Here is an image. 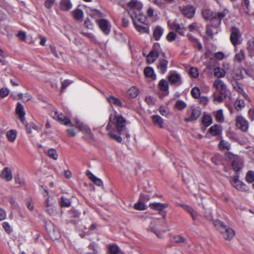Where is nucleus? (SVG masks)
I'll return each instance as SVG.
<instances>
[{"mask_svg": "<svg viewBox=\"0 0 254 254\" xmlns=\"http://www.w3.org/2000/svg\"><path fill=\"white\" fill-rule=\"evenodd\" d=\"M215 227L222 234L223 238L226 240H231L235 235V231L227 226L224 223L218 219L213 222Z\"/></svg>", "mask_w": 254, "mask_h": 254, "instance_id": "nucleus-1", "label": "nucleus"}, {"mask_svg": "<svg viewBox=\"0 0 254 254\" xmlns=\"http://www.w3.org/2000/svg\"><path fill=\"white\" fill-rule=\"evenodd\" d=\"M109 125H115L116 127H126L128 125V122L122 116L111 114L107 127H109Z\"/></svg>", "mask_w": 254, "mask_h": 254, "instance_id": "nucleus-2", "label": "nucleus"}, {"mask_svg": "<svg viewBox=\"0 0 254 254\" xmlns=\"http://www.w3.org/2000/svg\"><path fill=\"white\" fill-rule=\"evenodd\" d=\"M125 128H106L107 135L112 140L116 141L119 143H121L122 138L120 135L123 134V132L125 131Z\"/></svg>", "mask_w": 254, "mask_h": 254, "instance_id": "nucleus-3", "label": "nucleus"}, {"mask_svg": "<svg viewBox=\"0 0 254 254\" xmlns=\"http://www.w3.org/2000/svg\"><path fill=\"white\" fill-rule=\"evenodd\" d=\"M201 113L199 107H190L187 110L188 117L185 119L186 122H192L196 120L199 117Z\"/></svg>", "mask_w": 254, "mask_h": 254, "instance_id": "nucleus-4", "label": "nucleus"}, {"mask_svg": "<svg viewBox=\"0 0 254 254\" xmlns=\"http://www.w3.org/2000/svg\"><path fill=\"white\" fill-rule=\"evenodd\" d=\"M232 161V167L233 169L236 172V174H239V172L244 167V162L243 159L238 155H230L228 156Z\"/></svg>", "mask_w": 254, "mask_h": 254, "instance_id": "nucleus-5", "label": "nucleus"}, {"mask_svg": "<svg viewBox=\"0 0 254 254\" xmlns=\"http://www.w3.org/2000/svg\"><path fill=\"white\" fill-rule=\"evenodd\" d=\"M213 87L217 92L225 97L227 96L229 94V91L227 89L226 84L220 79H217L213 81Z\"/></svg>", "mask_w": 254, "mask_h": 254, "instance_id": "nucleus-6", "label": "nucleus"}, {"mask_svg": "<svg viewBox=\"0 0 254 254\" xmlns=\"http://www.w3.org/2000/svg\"><path fill=\"white\" fill-rule=\"evenodd\" d=\"M239 174L237 173L235 176L231 177L230 182L234 187L239 191H247L248 190L247 186L242 181L239 180Z\"/></svg>", "mask_w": 254, "mask_h": 254, "instance_id": "nucleus-7", "label": "nucleus"}, {"mask_svg": "<svg viewBox=\"0 0 254 254\" xmlns=\"http://www.w3.org/2000/svg\"><path fill=\"white\" fill-rule=\"evenodd\" d=\"M96 22L101 30L106 35H108L111 32V25L109 21L106 19H97Z\"/></svg>", "mask_w": 254, "mask_h": 254, "instance_id": "nucleus-8", "label": "nucleus"}, {"mask_svg": "<svg viewBox=\"0 0 254 254\" xmlns=\"http://www.w3.org/2000/svg\"><path fill=\"white\" fill-rule=\"evenodd\" d=\"M241 34L239 29L236 27H232L231 29L230 41L232 44L236 46L241 43L240 39Z\"/></svg>", "mask_w": 254, "mask_h": 254, "instance_id": "nucleus-9", "label": "nucleus"}, {"mask_svg": "<svg viewBox=\"0 0 254 254\" xmlns=\"http://www.w3.org/2000/svg\"><path fill=\"white\" fill-rule=\"evenodd\" d=\"M129 8V13H131L139 12L142 8L141 3L137 0H131L127 4Z\"/></svg>", "mask_w": 254, "mask_h": 254, "instance_id": "nucleus-10", "label": "nucleus"}, {"mask_svg": "<svg viewBox=\"0 0 254 254\" xmlns=\"http://www.w3.org/2000/svg\"><path fill=\"white\" fill-rule=\"evenodd\" d=\"M159 44L157 43L154 46V49L151 50L147 56V62L149 64L154 63L158 58L159 52L158 49L159 48Z\"/></svg>", "mask_w": 254, "mask_h": 254, "instance_id": "nucleus-11", "label": "nucleus"}, {"mask_svg": "<svg viewBox=\"0 0 254 254\" xmlns=\"http://www.w3.org/2000/svg\"><path fill=\"white\" fill-rule=\"evenodd\" d=\"M180 10L184 16L189 18H192L195 12V8L190 5H187L181 7Z\"/></svg>", "mask_w": 254, "mask_h": 254, "instance_id": "nucleus-12", "label": "nucleus"}, {"mask_svg": "<svg viewBox=\"0 0 254 254\" xmlns=\"http://www.w3.org/2000/svg\"><path fill=\"white\" fill-rule=\"evenodd\" d=\"M168 80L171 85L175 86H179L182 83L181 75L176 72L170 73Z\"/></svg>", "mask_w": 254, "mask_h": 254, "instance_id": "nucleus-13", "label": "nucleus"}, {"mask_svg": "<svg viewBox=\"0 0 254 254\" xmlns=\"http://www.w3.org/2000/svg\"><path fill=\"white\" fill-rule=\"evenodd\" d=\"M53 118L64 126H70L71 125L70 121L62 113H59L58 111H55L53 116Z\"/></svg>", "mask_w": 254, "mask_h": 254, "instance_id": "nucleus-14", "label": "nucleus"}, {"mask_svg": "<svg viewBox=\"0 0 254 254\" xmlns=\"http://www.w3.org/2000/svg\"><path fill=\"white\" fill-rule=\"evenodd\" d=\"M130 17L133 24H135V23L144 24L146 21L145 17L142 14L141 11L139 12L131 13Z\"/></svg>", "mask_w": 254, "mask_h": 254, "instance_id": "nucleus-15", "label": "nucleus"}, {"mask_svg": "<svg viewBox=\"0 0 254 254\" xmlns=\"http://www.w3.org/2000/svg\"><path fill=\"white\" fill-rule=\"evenodd\" d=\"M248 128H236V131H233L229 128V130L227 131V136L231 139L237 140L239 138L238 135V132L237 131L241 130L242 131L246 132L248 130Z\"/></svg>", "mask_w": 254, "mask_h": 254, "instance_id": "nucleus-16", "label": "nucleus"}, {"mask_svg": "<svg viewBox=\"0 0 254 254\" xmlns=\"http://www.w3.org/2000/svg\"><path fill=\"white\" fill-rule=\"evenodd\" d=\"M15 112L21 121L23 122L25 119V112L23 106L20 103H17Z\"/></svg>", "mask_w": 254, "mask_h": 254, "instance_id": "nucleus-17", "label": "nucleus"}, {"mask_svg": "<svg viewBox=\"0 0 254 254\" xmlns=\"http://www.w3.org/2000/svg\"><path fill=\"white\" fill-rule=\"evenodd\" d=\"M169 26L171 29L176 31L181 35H184L185 32L186 31V28L181 27L180 25L176 22H173L171 23H169Z\"/></svg>", "mask_w": 254, "mask_h": 254, "instance_id": "nucleus-18", "label": "nucleus"}, {"mask_svg": "<svg viewBox=\"0 0 254 254\" xmlns=\"http://www.w3.org/2000/svg\"><path fill=\"white\" fill-rule=\"evenodd\" d=\"M168 64V62L165 59H161L159 60L157 68L159 69L160 73L164 74L166 72Z\"/></svg>", "mask_w": 254, "mask_h": 254, "instance_id": "nucleus-19", "label": "nucleus"}, {"mask_svg": "<svg viewBox=\"0 0 254 254\" xmlns=\"http://www.w3.org/2000/svg\"><path fill=\"white\" fill-rule=\"evenodd\" d=\"M149 207L153 210L158 211H162L168 207L166 203H162L160 202H153L149 205Z\"/></svg>", "mask_w": 254, "mask_h": 254, "instance_id": "nucleus-20", "label": "nucleus"}, {"mask_svg": "<svg viewBox=\"0 0 254 254\" xmlns=\"http://www.w3.org/2000/svg\"><path fill=\"white\" fill-rule=\"evenodd\" d=\"M1 177L7 181H11L12 179L11 169L8 167L5 168L1 172Z\"/></svg>", "mask_w": 254, "mask_h": 254, "instance_id": "nucleus-21", "label": "nucleus"}, {"mask_svg": "<svg viewBox=\"0 0 254 254\" xmlns=\"http://www.w3.org/2000/svg\"><path fill=\"white\" fill-rule=\"evenodd\" d=\"M213 115L215 117V120L220 123H223L225 121V116L223 111L220 109L217 111L213 112Z\"/></svg>", "mask_w": 254, "mask_h": 254, "instance_id": "nucleus-22", "label": "nucleus"}, {"mask_svg": "<svg viewBox=\"0 0 254 254\" xmlns=\"http://www.w3.org/2000/svg\"><path fill=\"white\" fill-rule=\"evenodd\" d=\"M237 127H248V121L242 116H238L236 119Z\"/></svg>", "mask_w": 254, "mask_h": 254, "instance_id": "nucleus-23", "label": "nucleus"}, {"mask_svg": "<svg viewBox=\"0 0 254 254\" xmlns=\"http://www.w3.org/2000/svg\"><path fill=\"white\" fill-rule=\"evenodd\" d=\"M17 131L15 129H10L6 133V136L8 140L11 142H13L17 137Z\"/></svg>", "mask_w": 254, "mask_h": 254, "instance_id": "nucleus-24", "label": "nucleus"}, {"mask_svg": "<svg viewBox=\"0 0 254 254\" xmlns=\"http://www.w3.org/2000/svg\"><path fill=\"white\" fill-rule=\"evenodd\" d=\"M164 32L163 29L160 26H156L153 31V37L156 41H158Z\"/></svg>", "mask_w": 254, "mask_h": 254, "instance_id": "nucleus-25", "label": "nucleus"}, {"mask_svg": "<svg viewBox=\"0 0 254 254\" xmlns=\"http://www.w3.org/2000/svg\"><path fill=\"white\" fill-rule=\"evenodd\" d=\"M88 14L93 18L95 19H101L103 17L102 13L99 10L95 9H89L88 10Z\"/></svg>", "mask_w": 254, "mask_h": 254, "instance_id": "nucleus-26", "label": "nucleus"}, {"mask_svg": "<svg viewBox=\"0 0 254 254\" xmlns=\"http://www.w3.org/2000/svg\"><path fill=\"white\" fill-rule=\"evenodd\" d=\"M144 73L146 77L150 78L152 80H155L156 78V74L153 68L151 67H146L144 70Z\"/></svg>", "mask_w": 254, "mask_h": 254, "instance_id": "nucleus-27", "label": "nucleus"}, {"mask_svg": "<svg viewBox=\"0 0 254 254\" xmlns=\"http://www.w3.org/2000/svg\"><path fill=\"white\" fill-rule=\"evenodd\" d=\"M213 74L215 77L217 79H219L225 77L226 71L223 68L217 67L214 69Z\"/></svg>", "mask_w": 254, "mask_h": 254, "instance_id": "nucleus-28", "label": "nucleus"}, {"mask_svg": "<svg viewBox=\"0 0 254 254\" xmlns=\"http://www.w3.org/2000/svg\"><path fill=\"white\" fill-rule=\"evenodd\" d=\"M107 100L111 105H114L116 107L123 106V104L121 101L113 96H110L108 97Z\"/></svg>", "mask_w": 254, "mask_h": 254, "instance_id": "nucleus-29", "label": "nucleus"}, {"mask_svg": "<svg viewBox=\"0 0 254 254\" xmlns=\"http://www.w3.org/2000/svg\"><path fill=\"white\" fill-rule=\"evenodd\" d=\"M72 7V4L70 0H61L60 8L62 10L68 11Z\"/></svg>", "mask_w": 254, "mask_h": 254, "instance_id": "nucleus-30", "label": "nucleus"}, {"mask_svg": "<svg viewBox=\"0 0 254 254\" xmlns=\"http://www.w3.org/2000/svg\"><path fill=\"white\" fill-rule=\"evenodd\" d=\"M87 176L90 180H91L95 184L98 186H101L103 185V182L102 180L95 176L91 172H88L86 174Z\"/></svg>", "mask_w": 254, "mask_h": 254, "instance_id": "nucleus-31", "label": "nucleus"}, {"mask_svg": "<svg viewBox=\"0 0 254 254\" xmlns=\"http://www.w3.org/2000/svg\"><path fill=\"white\" fill-rule=\"evenodd\" d=\"M213 122L212 118L209 114H204L202 118V123L206 127L210 126Z\"/></svg>", "mask_w": 254, "mask_h": 254, "instance_id": "nucleus-32", "label": "nucleus"}, {"mask_svg": "<svg viewBox=\"0 0 254 254\" xmlns=\"http://www.w3.org/2000/svg\"><path fill=\"white\" fill-rule=\"evenodd\" d=\"M136 29L140 33H149V29L147 26H144L142 24L136 23L134 24Z\"/></svg>", "mask_w": 254, "mask_h": 254, "instance_id": "nucleus-33", "label": "nucleus"}, {"mask_svg": "<svg viewBox=\"0 0 254 254\" xmlns=\"http://www.w3.org/2000/svg\"><path fill=\"white\" fill-rule=\"evenodd\" d=\"M49 234L50 238L53 240H58L61 237V234L59 230L55 227L52 231L49 232Z\"/></svg>", "mask_w": 254, "mask_h": 254, "instance_id": "nucleus-34", "label": "nucleus"}, {"mask_svg": "<svg viewBox=\"0 0 254 254\" xmlns=\"http://www.w3.org/2000/svg\"><path fill=\"white\" fill-rule=\"evenodd\" d=\"M78 131L81 132L84 134V137L86 138H92L93 134L91 132L90 128H75Z\"/></svg>", "mask_w": 254, "mask_h": 254, "instance_id": "nucleus-35", "label": "nucleus"}, {"mask_svg": "<svg viewBox=\"0 0 254 254\" xmlns=\"http://www.w3.org/2000/svg\"><path fill=\"white\" fill-rule=\"evenodd\" d=\"M245 59V52L244 50H240V51L237 53L234 57L235 61L238 63H241L244 61Z\"/></svg>", "mask_w": 254, "mask_h": 254, "instance_id": "nucleus-36", "label": "nucleus"}, {"mask_svg": "<svg viewBox=\"0 0 254 254\" xmlns=\"http://www.w3.org/2000/svg\"><path fill=\"white\" fill-rule=\"evenodd\" d=\"M246 181L249 183H252L254 189V172L253 171H249L246 176Z\"/></svg>", "mask_w": 254, "mask_h": 254, "instance_id": "nucleus-37", "label": "nucleus"}, {"mask_svg": "<svg viewBox=\"0 0 254 254\" xmlns=\"http://www.w3.org/2000/svg\"><path fill=\"white\" fill-rule=\"evenodd\" d=\"M109 250L111 254H123V252L116 245H110Z\"/></svg>", "mask_w": 254, "mask_h": 254, "instance_id": "nucleus-38", "label": "nucleus"}, {"mask_svg": "<svg viewBox=\"0 0 254 254\" xmlns=\"http://www.w3.org/2000/svg\"><path fill=\"white\" fill-rule=\"evenodd\" d=\"M139 93V90L135 86L131 87L127 91L128 95L131 98H135Z\"/></svg>", "mask_w": 254, "mask_h": 254, "instance_id": "nucleus-39", "label": "nucleus"}, {"mask_svg": "<svg viewBox=\"0 0 254 254\" xmlns=\"http://www.w3.org/2000/svg\"><path fill=\"white\" fill-rule=\"evenodd\" d=\"M74 18L77 20H82L83 17V12L80 9H76L73 11Z\"/></svg>", "mask_w": 254, "mask_h": 254, "instance_id": "nucleus-40", "label": "nucleus"}, {"mask_svg": "<svg viewBox=\"0 0 254 254\" xmlns=\"http://www.w3.org/2000/svg\"><path fill=\"white\" fill-rule=\"evenodd\" d=\"M187 211L191 216L192 219L195 220L197 217V213L190 206L187 205L184 209Z\"/></svg>", "mask_w": 254, "mask_h": 254, "instance_id": "nucleus-41", "label": "nucleus"}, {"mask_svg": "<svg viewBox=\"0 0 254 254\" xmlns=\"http://www.w3.org/2000/svg\"><path fill=\"white\" fill-rule=\"evenodd\" d=\"M60 204L63 207H68L71 205V201L69 199L62 196L61 198Z\"/></svg>", "mask_w": 254, "mask_h": 254, "instance_id": "nucleus-42", "label": "nucleus"}, {"mask_svg": "<svg viewBox=\"0 0 254 254\" xmlns=\"http://www.w3.org/2000/svg\"><path fill=\"white\" fill-rule=\"evenodd\" d=\"M219 147L220 150L226 149L229 150L231 148V146L228 142L222 139L219 142Z\"/></svg>", "mask_w": 254, "mask_h": 254, "instance_id": "nucleus-43", "label": "nucleus"}, {"mask_svg": "<svg viewBox=\"0 0 254 254\" xmlns=\"http://www.w3.org/2000/svg\"><path fill=\"white\" fill-rule=\"evenodd\" d=\"M228 11L227 10H224L223 11L221 12H218L217 13H215V15L217 17V18L219 19L217 21V24H220L221 21L222 19H223L227 14Z\"/></svg>", "mask_w": 254, "mask_h": 254, "instance_id": "nucleus-44", "label": "nucleus"}, {"mask_svg": "<svg viewBox=\"0 0 254 254\" xmlns=\"http://www.w3.org/2000/svg\"><path fill=\"white\" fill-rule=\"evenodd\" d=\"M159 87L160 90L167 91L168 90L169 85L166 80L165 79H162L159 83Z\"/></svg>", "mask_w": 254, "mask_h": 254, "instance_id": "nucleus-45", "label": "nucleus"}, {"mask_svg": "<svg viewBox=\"0 0 254 254\" xmlns=\"http://www.w3.org/2000/svg\"><path fill=\"white\" fill-rule=\"evenodd\" d=\"M202 14L203 18L205 19H211L214 15L212 11L208 9H203L202 11Z\"/></svg>", "mask_w": 254, "mask_h": 254, "instance_id": "nucleus-46", "label": "nucleus"}, {"mask_svg": "<svg viewBox=\"0 0 254 254\" xmlns=\"http://www.w3.org/2000/svg\"><path fill=\"white\" fill-rule=\"evenodd\" d=\"M235 107L237 110H241L245 106L244 101L243 100L237 99L235 102Z\"/></svg>", "mask_w": 254, "mask_h": 254, "instance_id": "nucleus-47", "label": "nucleus"}, {"mask_svg": "<svg viewBox=\"0 0 254 254\" xmlns=\"http://www.w3.org/2000/svg\"><path fill=\"white\" fill-rule=\"evenodd\" d=\"M48 156L54 160H57L58 158V154L55 149L51 148L48 151Z\"/></svg>", "mask_w": 254, "mask_h": 254, "instance_id": "nucleus-48", "label": "nucleus"}, {"mask_svg": "<svg viewBox=\"0 0 254 254\" xmlns=\"http://www.w3.org/2000/svg\"><path fill=\"white\" fill-rule=\"evenodd\" d=\"M157 224L155 222H152L150 223V225L148 228V230L155 233L158 238H161L160 235H159L157 232Z\"/></svg>", "mask_w": 254, "mask_h": 254, "instance_id": "nucleus-49", "label": "nucleus"}, {"mask_svg": "<svg viewBox=\"0 0 254 254\" xmlns=\"http://www.w3.org/2000/svg\"><path fill=\"white\" fill-rule=\"evenodd\" d=\"M17 96L19 99H21L24 102H27L31 98V96L28 93L23 94L20 93L18 94Z\"/></svg>", "mask_w": 254, "mask_h": 254, "instance_id": "nucleus-50", "label": "nucleus"}, {"mask_svg": "<svg viewBox=\"0 0 254 254\" xmlns=\"http://www.w3.org/2000/svg\"><path fill=\"white\" fill-rule=\"evenodd\" d=\"M80 213L75 209H71L68 212V217L71 218H79Z\"/></svg>", "mask_w": 254, "mask_h": 254, "instance_id": "nucleus-51", "label": "nucleus"}, {"mask_svg": "<svg viewBox=\"0 0 254 254\" xmlns=\"http://www.w3.org/2000/svg\"><path fill=\"white\" fill-rule=\"evenodd\" d=\"M45 211L50 215L54 216L57 213L55 207L53 205H52L49 207H46L45 208Z\"/></svg>", "mask_w": 254, "mask_h": 254, "instance_id": "nucleus-52", "label": "nucleus"}, {"mask_svg": "<svg viewBox=\"0 0 254 254\" xmlns=\"http://www.w3.org/2000/svg\"><path fill=\"white\" fill-rule=\"evenodd\" d=\"M225 97H225L224 95H222V94H221V93H220V94L214 93L213 101L214 102H217L218 103H221L223 102L224 98H225Z\"/></svg>", "mask_w": 254, "mask_h": 254, "instance_id": "nucleus-53", "label": "nucleus"}, {"mask_svg": "<svg viewBox=\"0 0 254 254\" xmlns=\"http://www.w3.org/2000/svg\"><path fill=\"white\" fill-rule=\"evenodd\" d=\"M173 239L175 242L177 243H184L186 242V239L181 235L174 236Z\"/></svg>", "mask_w": 254, "mask_h": 254, "instance_id": "nucleus-54", "label": "nucleus"}, {"mask_svg": "<svg viewBox=\"0 0 254 254\" xmlns=\"http://www.w3.org/2000/svg\"><path fill=\"white\" fill-rule=\"evenodd\" d=\"M153 123L157 124L159 126H161L163 123L162 119L158 115H154L152 117Z\"/></svg>", "mask_w": 254, "mask_h": 254, "instance_id": "nucleus-55", "label": "nucleus"}, {"mask_svg": "<svg viewBox=\"0 0 254 254\" xmlns=\"http://www.w3.org/2000/svg\"><path fill=\"white\" fill-rule=\"evenodd\" d=\"M187 107L186 104L182 101L179 100L175 104V107L178 110H183Z\"/></svg>", "mask_w": 254, "mask_h": 254, "instance_id": "nucleus-56", "label": "nucleus"}, {"mask_svg": "<svg viewBox=\"0 0 254 254\" xmlns=\"http://www.w3.org/2000/svg\"><path fill=\"white\" fill-rule=\"evenodd\" d=\"M134 208L138 210H145V204L141 202H137L134 205Z\"/></svg>", "mask_w": 254, "mask_h": 254, "instance_id": "nucleus-57", "label": "nucleus"}, {"mask_svg": "<svg viewBox=\"0 0 254 254\" xmlns=\"http://www.w3.org/2000/svg\"><path fill=\"white\" fill-rule=\"evenodd\" d=\"M208 133L212 135H217L221 134V131L220 128H209Z\"/></svg>", "mask_w": 254, "mask_h": 254, "instance_id": "nucleus-58", "label": "nucleus"}, {"mask_svg": "<svg viewBox=\"0 0 254 254\" xmlns=\"http://www.w3.org/2000/svg\"><path fill=\"white\" fill-rule=\"evenodd\" d=\"M45 194H43L44 197H46V201H45V207H48L52 205V203H50L49 196V192L47 189H45Z\"/></svg>", "mask_w": 254, "mask_h": 254, "instance_id": "nucleus-59", "label": "nucleus"}, {"mask_svg": "<svg viewBox=\"0 0 254 254\" xmlns=\"http://www.w3.org/2000/svg\"><path fill=\"white\" fill-rule=\"evenodd\" d=\"M191 94L194 98H198L200 94L199 88L197 87L193 88L191 91Z\"/></svg>", "mask_w": 254, "mask_h": 254, "instance_id": "nucleus-60", "label": "nucleus"}, {"mask_svg": "<svg viewBox=\"0 0 254 254\" xmlns=\"http://www.w3.org/2000/svg\"><path fill=\"white\" fill-rule=\"evenodd\" d=\"M247 49L250 52L254 51V38L248 41Z\"/></svg>", "mask_w": 254, "mask_h": 254, "instance_id": "nucleus-61", "label": "nucleus"}, {"mask_svg": "<svg viewBox=\"0 0 254 254\" xmlns=\"http://www.w3.org/2000/svg\"><path fill=\"white\" fill-rule=\"evenodd\" d=\"M189 73L194 78L197 77L199 75L198 69L195 67H191L190 69Z\"/></svg>", "mask_w": 254, "mask_h": 254, "instance_id": "nucleus-62", "label": "nucleus"}, {"mask_svg": "<svg viewBox=\"0 0 254 254\" xmlns=\"http://www.w3.org/2000/svg\"><path fill=\"white\" fill-rule=\"evenodd\" d=\"M159 111L160 113L164 116L165 117H169V110L168 108H165L162 107H160L159 109Z\"/></svg>", "mask_w": 254, "mask_h": 254, "instance_id": "nucleus-63", "label": "nucleus"}, {"mask_svg": "<svg viewBox=\"0 0 254 254\" xmlns=\"http://www.w3.org/2000/svg\"><path fill=\"white\" fill-rule=\"evenodd\" d=\"M176 37L177 35L175 33L170 32L168 34L166 38L169 42H172L175 40Z\"/></svg>", "mask_w": 254, "mask_h": 254, "instance_id": "nucleus-64", "label": "nucleus"}]
</instances>
